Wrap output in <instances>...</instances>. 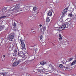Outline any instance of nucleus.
<instances>
[{"label":"nucleus","mask_w":76,"mask_h":76,"mask_svg":"<svg viewBox=\"0 0 76 76\" xmlns=\"http://www.w3.org/2000/svg\"><path fill=\"white\" fill-rule=\"evenodd\" d=\"M15 34L13 33H11L9 35V36L7 37L8 39L10 41H12L15 38Z\"/></svg>","instance_id":"nucleus-1"},{"label":"nucleus","mask_w":76,"mask_h":76,"mask_svg":"<svg viewBox=\"0 0 76 76\" xmlns=\"http://www.w3.org/2000/svg\"><path fill=\"white\" fill-rule=\"evenodd\" d=\"M20 9V5L18 4L15 6V7L12 10V11L15 10L16 12H19V10Z\"/></svg>","instance_id":"nucleus-2"},{"label":"nucleus","mask_w":76,"mask_h":76,"mask_svg":"<svg viewBox=\"0 0 76 76\" xmlns=\"http://www.w3.org/2000/svg\"><path fill=\"white\" fill-rule=\"evenodd\" d=\"M20 41L21 42V49L23 50L25 48V43L23 42V40H22V39H20Z\"/></svg>","instance_id":"nucleus-3"},{"label":"nucleus","mask_w":76,"mask_h":76,"mask_svg":"<svg viewBox=\"0 0 76 76\" xmlns=\"http://www.w3.org/2000/svg\"><path fill=\"white\" fill-rule=\"evenodd\" d=\"M22 60H19L18 61H16V62H14L12 65V67H15L16 66H18V64H19V63H20V62H22Z\"/></svg>","instance_id":"nucleus-4"},{"label":"nucleus","mask_w":76,"mask_h":76,"mask_svg":"<svg viewBox=\"0 0 76 76\" xmlns=\"http://www.w3.org/2000/svg\"><path fill=\"white\" fill-rule=\"evenodd\" d=\"M29 56L28 54L27 53H25L24 54V56H23L22 57V60H26V58H28V57Z\"/></svg>","instance_id":"nucleus-5"},{"label":"nucleus","mask_w":76,"mask_h":76,"mask_svg":"<svg viewBox=\"0 0 76 76\" xmlns=\"http://www.w3.org/2000/svg\"><path fill=\"white\" fill-rule=\"evenodd\" d=\"M24 56V54L23 53V51H21L20 52H18V56L19 57H22Z\"/></svg>","instance_id":"nucleus-6"},{"label":"nucleus","mask_w":76,"mask_h":76,"mask_svg":"<svg viewBox=\"0 0 76 76\" xmlns=\"http://www.w3.org/2000/svg\"><path fill=\"white\" fill-rule=\"evenodd\" d=\"M68 10V8H66L65 9H64L63 11L62 12V15L64 16V15L66 13V12L67 11V10Z\"/></svg>","instance_id":"nucleus-7"},{"label":"nucleus","mask_w":76,"mask_h":76,"mask_svg":"<svg viewBox=\"0 0 76 76\" xmlns=\"http://www.w3.org/2000/svg\"><path fill=\"white\" fill-rule=\"evenodd\" d=\"M73 60V58H69L65 62V64H66L68 65H69V61H71V60Z\"/></svg>","instance_id":"nucleus-8"},{"label":"nucleus","mask_w":76,"mask_h":76,"mask_svg":"<svg viewBox=\"0 0 76 76\" xmlns=\"http://www.w3.org/2000/svg\"><path fill=\"white\" fill-rule=\"evenodd\" d=\"M38 72V73H40L41 72H42L44 73H46V71L44 70H42L40 69L37 70Z\"/></svg>","instance_id":"nucleus-9"},{"label":"nucleus","mask_w":76,"mask_h":76,"mask_svg":"<svg viewBox=\"0 0 76 76\" xmlns=\"http://www.w3.org/2000/svg\"><path fill=\"white\" fill-rule=\"evenodd\" d=\"M40 64H39L38 65V67H39V66H41V65H43L44 64H46V62L45 61H42L40 62Z\"/></svg>","instance_id":"nucleus-10"},{"label":"nucleus","mask_w":76,"mask_h":76,"mask_svg":"<svg viewBox=\"0 0 76 76\" xmlns=\"http://www.w3.org/2000/svg\"><path fill=\"white\" fill-rule=\"evenodd\" d=\"M38 67L39 68L40 70L45 71V70H44V66H39Z\"/></svg>","instance_id":"nucleus-11"},{"label":"nucleus","mask_w":76,"mask_h":76,"mask_svg":"<svg viewBox=\"0 0 76 76\" xmlns=\"http://www.w3.org/2000/svg\"><path fill=\"white\" fill-rule=\"evenodd\" d=\"M7 73L4 72L2 73L1 74H0V76H6L7 75Z\"/></svg>","instance_id":"nucleus-12"},{"label":"nucleus","mask_w":76,"mask_h":76,"mask_svg":"<svg viewBox=\"0 0 76 76\" xmlns=\"http://www.w3.org/2000/svg\"><path fill=\"white\" fill-rule=\"evenodd\" d=\"M46 21L47 22H49L50 21V19L49 18V17H47L46 18Z\"/></svg>","instance_id":"nucleus-13"},{"label":"nucleus","mask_w":76,"mask_h":76,"mask_svg":"<svg viewBox=\"0 0 76 76\" xmlns=\"http://www.w3.org/2000/svg\"><path fill=\"white\" fill-rule=\"evenodd\" d=\"M76 63V61L75 60L71 64V66H73V65H74V64H75Z\"/></svg>","instance_id":"nucleus-14"},{"label":"nucleus","mask_w":76,"mask_h":76,"mask_svg":"<svg viewBox=\"0 0 76 76\" xmlns=\"http://www.w3.org/2000/svg\"><path fill=\"white\" fill-rule=\"evenodd\" d=\"M37 9L36 7H33V11H34V12H37Z\"/></svg>","instance_id":"nucleus-15"},{"label":"nucleus","mask_w":76,"mask_h":76,"mask_svg":"<svg viewBox=\"0 0 76 76\" xmlns=\"http://www.w3.org/2000/svg\"><path fill=\"white\" fill-rule=\"evenodd\" d=\"M64 29V28H63V27L61 26L58 29L59 31H62Z\"/></svg>","instance_id":"nucleus-16"},{"label":"nucleus","mask_w":76,"mask_h":76,"mask_svg":"<svg viewBox=\"0 0 76 76\" xmlns=\"http://www.w3.org/2000/svg\"><path fill=\"white\" fill-rule=\"evenodd\" d=\"M53 14L52 12H50L48 13V15L49 16H51Z\"/></svg>","instance_id":"nucleus-17"},{"label":"nucleus","mask_w":76,"mask_h":76,"mask_svg":"<svg viewBox=\"0 0 76 76\" xmlns=\"http://www.w3.org/2000/svg\"><path fill=\"white\" fill-rule=\"evenodd\" d=\"M59 40L61 41L62 39V37H61V35L60 34H59Z\"/></svg>","instance_id":"nucleus-18"},{"label":"nucleus","mask_w":76,"mask_h":76,"mask_svg":"<svg viewBox=\"0 0 76 76\" xmlns=\"http://www.w3.org/2000/svg\"><path fill=\"white\" fill-rule=\"evenodd\" d=\"M14 53L18 54V49H15L14 50Z\"/></svg>","instance_id":"nucleus-19"},{"label":"nucleus","mask_w":76,"mask_h":76,"mask_svg":"<svg viewBox=\"0 0 76 76\" xmlns=\"http://www.w3.org/2000/svg\"><path fill=\"white\" fill-rule=\"evenodd\" d=\"M63 28L64 29H65L66 28V24H64L62 26Z\"/></svg>","instance_id":"nucleus-20"},{"label":"nucleus","mask_w":76,"mask_h":76,"mask_svg":"<svg viewBox=\"0 0 76 76\" xmlns=\"http://www.w3.org/2000/svg\"><path fill=\"white\" fill-rule=\"evenodd\" d=\"M49 66L50 67H51V68L52 69H54V68L53 66L51 64L49 65Z\"/></svg>","instance_id":"nucleus-21"},{"label":"nucleus","mask_w":76,"mask_h":76,"mask_svg":"<svg viewBox=\"0 0 76 76\" xmlns=\"http://www.w3.org/2000/svg\"><path fill=\"white\" fill-rule=\"evenodd\" d=\"M70 23L68 22L66 23V25H67V27H68V26H70Z\"/></svg>","instance_id":"nucleus-22"},{"label":"nucleus","mask_w":76,"mask_h":76,"mask_svg":"<svg viewBox=\"0 0 76 76\" xmlns=\"http://www.w3.org/2000/svg\"><path fill=\"white\" fill-rule=\"evenodd\" d=\"M6 17H7L6 16L0 17V19H2L3 18H6Z\"/></svg>","instance_id":"nucleus-23"},{"label":"nucleus","mask_w":76,"mask_h":76,"mask_svg":"<svg viewBox=\"0 0 76 76\" xmlns=\"http://www.w3.org/2000/svg\"><path fill=\"white\" fill-rule=\"evenodd\" d=\"M13 26H14V27L15 28L16 27V23L15 22H14L13 24Z\"/></svg>","instance_id":"nucleus-24"},{"label":"nucleus","mask_w":76,"mask_h":76,"mask_svg":"<svg viewBox=\"0 0 76 76\" xmlns=\"http://www.w3.org/2000/svg\"><path fill=\"white\" fill-rule=\"evenodd\" d=\"M28 63H29V62H28V60H27L24 62V63H25V64H26V63H27V64H28Z\"/></svg>","instance_id":"nucleus-25"},{"label":"nucleus","mask_w":76,"mask_h":76,"mask_svg":"<svg viewBox=\"0 0 76 76\" xmlns=\"http://www.w3.org/2000/svg\"><path fill=\"white\" fill-rule=\"evenodd\" d=\"M59 67L60 68H61L63 67V64H60L59 65Z\"/></svg>","instance_id":"nucleus-26"},{"label":"nucleus","mask_w":76,"mask_h":76,"mask_svg":"<svg viewBox=\"0 0 76 76\" xmlns=\"http://www.w3.org/2000/svg\"><path fill=\"white\" fill-rule=\"evenodd\" d=\"M69 16L71 17V18H72V16H73V15H72V14H69Z\"/></svg>","instance_id":"nucleus-27"},{"label":"nucleus","mask_w":76,"mask_h":76,"mask_svg":"<svg viewBox=\"0 0 76 76\" xmlns=\"http://www.w3.org/2000/svg\"><path fill=\"white\" fill-rule=\"evenodd\" d=\"M16 54H17L15 53L14 52L13 53V56H17Z\"/></svg>","instance_id":"nucleus-28"},{"label":"nucleus","mask_w":76,"mask_h":76,"mask_svg":"<svg viewBox=\"0 0 76 76\" xmlns=\"http://www.w3.org/2000/svg\"><path fill=\"white\" fill-rule=\"evenodd\" d=\"M43 29L44 30H45V29H46V27H45V26L43 27Z\"/></svg>","instance_id":"nucleus-29"},{"label":"nucleus","mask_w":76,"mask_h":76,"mask_svg":"<svg viewBox=\"0 0 76 76\" xmlns=\"http://www.w3.org/2000/svg\"><path fill=\"white\" fill-rule=\"evenodd\" d=\"M3 9V10H7V7H4V8Z\"/></svg>","instance_id":"nucleus-30"},{"label":"nucleus","mask_w":76,"mask_h":76,"mask_svg":"<svg viewBox=\"0 0 76 76\" xmlns=\"http://www.w3.org/2000/svg\"><path fill=\"white\" fill-rule=\"evenodd\" d=\"M39 38L40 39H42V35H41V36L39 37Z\"/></svg>","instance_id":"nucleus-31"},{"label":"nucleus","mask_w":76,"mask_h":76,"mask_svg":"<svg viewBox=\"0 0 76 76\" xmlns=\"http://www.w3.org/2000/svg\"><path fill=\"white\" fill-rule=\"evenodd\" d=\"M66 69H68V68H67V67H64V70H66Z\"/></svg>","instance_id":"nucleus-32"},{"label":"nucleus","mask_w":76,"mask_h":76,"mask_svg":"<svg viewBox=\"0 0 76 76\" xmlns=\"http://www.w3.org/2000/svg\"><path fill=\"white\" fill-rule=\"evenodd\" d=\"M16 61V58H14L12 59V61Z\"/></svg>","instance_id":"nucleus-33"},{"label":"nucleus","mask_w":76,"mask_h":76,"mask_svg":"<svg viewBox=\"0 0 76 76\" xmlns=\"http://www.w3.org/2000/svg\"><path fill=\"white\" fill-rule=\"evenodd\" d=\"M2 27L0 26V31H1L2 30Z\"/></svg>","instance_id":"nucleus-34"},{"label":"nucleus","mask_w":76,"mask_h":76,"mask_svg":"<svg viewBox=\"0 0 76 76\" xmlns=\"http://www.w3.org/2000/svg\"><path fill=\"white\" fill-rule=\"evenodd\" d=\"M28 63H30V62H31V61H32V60H28Z\"/></svg>","instance_id":"nucleus-35"},{"label":"nucleus","mask_w":76,"mask_h":76,"mask_svg":"<svg viewBox=\"0 0 76 76\" xmlns=\"http://www.w3.org/2000/svg\"><path fill=\"white\" fill-rule=\"evenodd\" d=\"M26 76H31V75H30L27 74Z\"/></svg>","instance_id":"nucleus-36"},{"label":"nucleus","mask_w":76,"mask_h":76,"mask_svg":"<svg viewBox=\"0 0 76 76\" xmlns=\"http://www.w3.org/2000/svg\"><path fill=\"white\" fill-rule=\"evenodd\" d=\"M3 57H4H4H6V55H3Z\"/></svg>","instance_id":"nucleus-37"},{"label":"nucleus","mask_w":76,"mask_h":76,"mask_svg":"<svg viewBox=\"0 0 76 76\" xmlns=\"http://www.w3.org/2000/svg\"><path fill=\"white\" fill-rule=\"evenodd\" d=\"M39 26H40V27H41V26H42V25H41V24H40V25H39Z\"/></svg>","instance_id":"nucleus-38"},{"label":"nucleus","mask_w":76,"mask_h":76,"mask_svg":"<svg viewBox=\"0 0 76 76\" xmlns=\"http://www.w3.org/2000/svg\"><path fill=\"white\" fill-rule=\"evenodd\" d=\"M74 18L75 19H76V15H75V16Z\"/></svg>","instance_id":"nucleus-39"},{"label":"nucleus","mask_w":76,"mask_h":76,"mask_svg":"<svg viewBox=\"0 0 76 76\" xmlns=\"http://www.w3.org/2000/svg\"><path fill=\"white\" fill-rule=\"evenodd\" d=\"M3 68H1V69H0L1 70V71H3Z\"/></svg>","instance_id":"nucleus-40"},{"label":"nucleus","mask_w":76,"mask_h":76,"mask_svg":"<svg viewBox=\"0 0 76 76\" xmlns=\"http://www.w3.org/2000/svg\"><path fill=\"white\" fill-rule=\"evenodd\" d=\"M23 9L24 10H25V8H23Z\"/></svg>","instance_id":"nucleus-41"},{"label":"nucleus","mask_w":76,"mask_h":76,"mask_svg":"<svg viewBox=\"0 0 76 76\" xmlns=\"http://www.w3.org/2000/svg\"><path fill=\"white\" fill-rule=\"evenodd\" d=\"M11 0V1H13V0ZM17 0V1H18V0Z\"/></svg>","instance_id":"nucleus-42"},{"label":"nucleus","mask_w":76,"mask_h":76,"mask_svg":"<svg viewBox=\"0 0 76 76\" xmlns=\"http://www.w3.org/2000/svg\"><path fill=\"white\" fill-rule=\"evenodd\" d=\"M34 32H35V31H33Z\"/></svg>","instance_id":"nucleus-43"},{"label":"nucleus","mask_w":76,"mask_h":76,"mask_svg":"<svg viewBox=\"0 0 76 76\" xmlns=\"http://www.w3.org/2000/svg\"><path fill=\"white\" fill-rule=\"evenodd\" d=\"M27 35H28V34H27Z\"/></svg>","instance_id":"nucleus-44"}]
</instances>
